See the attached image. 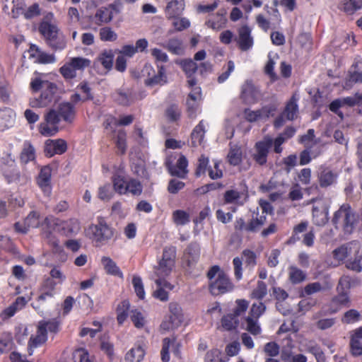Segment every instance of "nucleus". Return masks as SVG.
<instances>
[{"label":"nucleus","instance_id":"f257e3e1","mask_svg":"<svg viewBox=\"0 0 362 362\" xmlns=\"http://www.w3.org/2000/svg\"><path fill=\"white\" fill-rule=\"evenodd\" d=\"M42 226L43 237L54 247H59V240L54 235V231L60 232L66 236H74L81 230L80 222L76 218H70L64 221L53 216H49L45 218Z\"/></svg>","mask_w":362,"mask_h":362},{"label":"nucleus","instance_id":"f03ea898","mask_svg":"<svg viewBox=\"0 0 362 362\" xmlns=\"http://www.w3.org/2000/svg\"><path fill=\"white\" fill-rule=\"evenodd\" d=\"M336 228H342L345 233L351 234L357 223V216L348 204H342L334 214L332 220Z\"/></svg>","mask_w":362,"mask_h":362},{"label":"nucleus","instance_id":"7ed1b4c3","mask_svg":"<svg viewBox=\"0 0 362 362\" xmlns=\"http://www.w3.org/2000/svg\"><path fill=\"white\" fill-rule=\"evenodd\" d=\"M207 276L212 280L209 285L210 292L214 296L223 294L233 291V285L229 277L220 269L218 266H213L207 273Z\"/></svg>","mask_w":362,"mask_h":362},{"label":"nucleus","instance_id":"20e7f679","mask_svg":"<svg viewBox=\"0 0 362 362\" xmlns=\"http://www.w3.org/2000/svg\"><path fill=\"white\" fill-rule=\"evenodd\" d=\"M86 235L95 246L99 247L110 240L113 237L114 233L106 222L100 218L98 223L91 224L86 228Z\"/></svg>","mask_w":362,"mask_h":362},{"label":"nucleus","instance_id":"39448f33","mask_svg":"<svg viewBox=\"0 0 362 362\" xmlns=\"http://www.w3.org/2000/svg\"><path fill=\"white\" fill-rule=\"evenodd\" d=\"M347 250L346 267L360 272L362 271V245L359 241L354 240L346 243Z\"/></svg>","mask_w":362,"mask_h":362},{"label":"nucleus","instance_id":"423d86ee","mask_svg":"<svg viewBox=\"0 0 362 362\" xmlns=\"http://www.w3.org/2000/svg\"><path fill=\"white\" fill-rule=\"evenodd\" d=\"M60 116L55 109H49L44 115V121L38 126L39 132L44 136H54L59 130Z\"/></svg>","mask_w":362,"mask_h":362},{"label":"nucleus","instance_id":"0eeeda50","mask_svg":"<svg viewBox=\"0 0 362 362\" xmlns=\"http://www.w3.org/2000/svg\"><path fill=\"white\" fill-rule=\"evenodd\" d=\"M142 74L146 77L144 84L146 86L153 87L156 85H163L167 82L165 70L163 66H158L157 72L150 64H145L142 71Z\"/></svg>","mask_w":362,"mask_h":362},{"label":"nucleus","instance_id":"6e6552de","mask_svg":"<svg viewBox=\"0 0 362 362\" xmlns=\"http://www.w3.org/2000/svg\"><path fill=\"white\" fill-rule=\"evenodd\" d=\"M169 316L160 325V329L170 331L180 327L184 321L182 310L179 304L172 302L169 304Z\"/></svg>","mask_w":362,"mask_h":362},{"label":"nucleus","instance_id":"1a4fd4ad","mask_svg":"<svg viewBox=\"0 0 362 362\" xmlns=\"http://www.w3.org/2000/svg\"><path fill=\"white\" fill-rule=\"evenodd\" d=\"M57 86L55 83H45V88L38 98H33L30 100V105L32 107L38 108L48 106L52 102L56 101Z\"/></svg>","mask_w":362,"mask_h":362},{"label":"nucleus","instance_id":"9d476101","mask_svg":"<svg viewBox=\"0 0 362 362\" xmlns=\"http://www.w3.org/2000/svg\"><path fill=\"white\" fill-rule=\"evenodd\" d=\"M56 286V281L50 278L45 279L38 288L37 301L40 303H44L53 298L57 293Z\"/></svg>","mask_w":362,"mask_h":362},{"label":"nucleus","instance_id":"9b49d317","mask_svg":"<svg viewBox=\"0 0 362 362\" xmlns=\"http://www.w3.org/2000/svg\"><path fill=\"white\" fill-rule=\"evenodd\" d=\"M261 97L259 89L251 81H246L241 87L240 98L247 105L255 104Z\"/></svg>","mask_w":362,"mask_h":362},{"label":"nucleus","instance_id":"f8f14e48","mask_svg":"<svg viewBox=\"0 0 362 362\" xmlns=\"http://www.w3.org/2000/svg\"><path fill=\"white\" fill-rule=\"evenodd\" d=\"M351 305V298L349 294H343L337 293L329 303L325 305V313L327 314H334L341 310L343 307H349Z\"/></svg>","mask_w":362,"mask_h":362},{"label":"nucleus","instance_id":"ddd939ff","mask_svg":"<svg viewBox=\"0 0 362 362\" xmlns=\"http://www.w3.org/2000/svg\"><path fill=\"white\" fill-rule=\"evenodd\" d=\"M200 163L197 167L196 174L197 176L205 173L208 171L209 177L213 179H218L223 176L222 164L221 160H214L213 166L208 168L209 160H199Z\"/></svg>","mask_w":362,"mask_h":362},{"label":"nucleus","instance_id":"4468645a","mask_svg":"<svg viewBox=\"0 0 362 362\" xmlns=\"http://www.w3.org/2000/svg\"><path fill=\"white\" fill-rule=\"evenodd\" d=\"M40 224V214L33 211L30 212L23 222L16 223L14 228L18 233H27L30 228H37Z\"/></svg>","mask_w":362,"mask_h":362},{"label":"nucleus","instance_id":"2eb2a0df","mask_svg":"<svg viewBox=\"0 0 362 362\" xmlns=\"http://www.w3.org/2000/svg\"><path fill=\"white\" fill-rule=\"evenodd\" d=\"M67 150V144L63 139H48L45 144V153L47 157L62 155Z\"/></svg>","mask_w":362,"mask_h":362},{"label":"nucleus","instance_id":"dca6fc26","mask_svg":"<svg viewBox=\"0 0 362 362\" xmlns=\"http://www.w3.org/2000/svg\"><path fill=\"white\" fill-rule=\"evenodd\" d=\"M124 167L119 164L118 167L114 168V175L112 177L113 189L115 192L120 195H124V189L128 176L123 173Z\"/></svg>","mask_w":362,"mask_h":362},{"label":"nucleus","instance_id":"f3484780","mask_svg":"<svg viewBox=\"0 0 362 362\" xmlns=\"http://www.w3.org/2000/svg\"><path fill=\"white\" fill-rule=\"evenodd\" d=\"M329 208L327 205L317 203L313 209V222L317 226H323L328 221Z\"/></svg>","mask_w":362,"mask_h":362},{"label":"nucleus","instance_id":"a211bd4d","mask_svg":"<svg viewBox=\"0 0 362 362\" xmlns=\"http://www.w3.org/2000/svg\"><path fill=\"white\" fill-rule=\"evenodd\" d=\"M166 166L172 175L184 177L187 173V160H168Z\"/></svg>","mask_w":362,"mask_h":362},{"label":"nucleus","instance_id":"6ab92c4d","mask_svg":"<svg viewBox=\"0 0 362 362\" xmlns=\"http://www.w3.org/2000/svg\"><path fill=\"white\" fill-rule=\"evenodd\" d=\"M238 43L243 51H247L253 45V39L251 36V29L247 25L242 26L238 30Z\"/></svg>","mask_w":362,"mask_h":362},{"label":"nucleus","instance_id":"aec40b11","mask_svg":"<svg viewBox=\"0 0 362 362\" xmlns=\"http://www.w3.org/2000/svg\"><path fill=\"white\" fill-rule=\"evenodd\" d=\"M185 0H168L165 15L168 18L180 16L185 9Z\"/></svg>","mask_w":362,"mask_h":362},{"label":"nucleus","instance_id":"412c9836","mask_svg":"<svg viewBox=\"0 0 362 362\" xmlns=\"http://www.w3.org/2000/svg\"><path fill=\"white\" fill-rule=\"evenodd\" d=\"M164 49L175 55H182L185 53V47L182 40L177 37H173L168 41L160 43Z\"/></svg>","mask_w":362,"mask_h":362},{"label":"nucleus","instance_id":"4be33fe9","mask_svg":"<svg viewBox=\"0 0 362 362\" xmlns=\"http://www.w3.org/2000/svg\"><path fill=\"white\" fill-rule=\"evenodd\" d=\"M362 83V67L356 63L349 70V77L345 81V86L350 88L354 83Z\"/></svg>","mask_w":362,"mask_h":362},{"label":"nucleus","instance_id":"5701e85b","mask_svg":"<svg viewBox=\"0 0 362 362\" xmlns=\"http://www.w3.org/2000/svg\"><path fill=\"white\" fill-rule=\"evenodd\" d=\"M101 264L107 274L117 276L120 279L124 278L122 272L120 270L116 262L109 257H103Z\"/></svg>","mask_w":362,"mask_h":362},{"label":"nucleus","instance_id":"b1692460","mask_svg":"<svg viewBox=\"0 0 362 362\" xmlns=\"http://www.w3.org/2000/svg\"><path fill=\"white\" fill-rule=\"evenodd\" d=\"M46 327L43 325H38L37 333L35 336L30 338L28 346L30 349L37 348L44 343L47 339Z\"/></svg>","mask_w":362,"mask_h":362},{"label":"nucleus","instance_id":"393cba45","mask_svg":"<svg viewBox=\"0 0 362 362\" xmlns=\"http://www.w3.org/2000/svg\"><path fill=\"white\" fill-rule=\"evenodd\" d=\"M145 348L141 344H136L127 351L124 359L127 362H141L145 356Z\"/></svg>","mask_w":362,"mask_h":362},{"label":"nucleus","instance_id":"a878e982","mask_svg":"<svg viewBox=\"0 0 362 362\" xmlns=\"http://www.w3.org/2000/svg\"><path fill=\"white\" fill-rule=\"evenodd\" d=\"M58 114L66 122H71L74 119L75 109L69 102L62 103L58 106Z\"/></svg>","mask_w":362,"mask_h":362},{"label":"nucleus","instance_id":"bb28decb","mask_svg":"<svg viewBox=\"0 0 362 362\" xmlns=\"http://www.w3.org/2000/svg\"><path fill=\"white\" fill-rule=\"evenodd\" d=\"M51 169L49 166L42 168L37 178V184L45 192H50Z\"/></svg>","mask_w":362,"mask_h":362},{"label":"nucleus","instance_id":"cd10ccee","mask_svg":"<svg viewBox=\"0 0 362 362\" xmlns=\"http://www.w3.org/2000/svg\"><path fill=\"white\" fill-rule=\"evenodd\" d=\"M205 133L206 124L204 120H201L191 133L192 145L194 146L200 145L203 141Z\"/></svg>","mask_w":362,"mask_h":362},{"label":"nucleus","instance_id":"c85d7f7f","mask_svg":"<svg viewBox=\"0 0 362 362\" xmlns=\"http://www.w3.org/2000/svg\"><path fill=\"white\" fill-rule=\"evenodd\" d=\"M297 101L298 99L296 95H293L290 100L287 103L284 110L282 112L284 115H285L287 120L292 121L297 117V114L298 112Z\"/></svg>","mask_w":362,"mask_h":362},{"label":"nucleus","instance_id":"c756f323","mask_svg":"<svg viewBox=\"0 0 362 362\" xmlns=\"http://www.w3.org/2000/svg\"><path fill=\"white\" fill-rule=\"evenodd\" d=\"M273 145V139L270 137H265L262 141L257 142L256 150L258 153L257 158H265L267 156L269 150ZM255 158H257L256 157Z\"/></svg>","mask_w":362,"mask_h":362},{"label":"nucleus","instance_id":"7c9ffc66","mask_svg":"<svg viewBox=\"0 0 362 362\" xmlns=\"http://www.w3.org/2000/svg\"><path fill=\"white\" fill-rule=\"evenodd\" d=\"M73 358L75 362H94L95 356L86 348L81 347L74 350Z\"/></svg>","mask_w":362,"mask_h":362},{"label":"nucleus","instance_id":"2f4dec72","mask_svg":"<svg viewBox=\"0 0 362 362\" xmlns=\"http://www.w3.org/2000/svg\"><path fill=\"white\" fill-rule=\"evenodd\" d=\"M174 267L175 263L159 260L158 266L154 268L155 276L156 277H167L171 274Z\"/></svg>","mask_w":362,"mask_h":362},{"label":"nucleus","instance_id":"473e14b6","mask_svg":"<svg viewBox=\"0 0 362 362\" xmlns=\"http://www.w3.org/2000/svg\"><path fill=\"white\" fill-rule=\"evenodd\" d=\"M226 22V19L224 14L218 12L206 21V25L213 30H218L224 27Z\"/></svg>","mask_w":362,"mask_h":362},{"label":"nucleus","instance_id":"72a5a7b5","mask_svg":"<svg viewBox=\"0 0 362 362\" xmlns=\"http://www.w3.org/2000/svg\"><path fill=\"white\" fill-rule=\"evenodd\" d=\"M115 54L112 49H105L98 57V61L107 70L112 67Z\"/></svg>","mask_w":362,"mask_h":362},{"label":"nucleus","instance_id":"f704fd0d","mask_svg":"<svg viewBox=\"0 0 362 362\" xmlns=\"http://www.w3.org/2000/svg\"><path fill=\"white\" fill-rule=\"evenodd\" d=\"M40 33L45 37L46 41L59 33V29L49 22H42L39 26Z\"/></svg>","mask_w":362,"mask_h":362},{"label":"nucleus","instance_id":"c9c22d12","mask_svg":"<svg viewBox=\"0 0 362 362\" xmlns=\"http://www.w3.org/2000/svg\"><path fill=\"white\" fill-rule=\"evenodd\" d=\"M187 78H191L198 70V65L192 59H185L178 63Z\"/></svg>","mask_w":362,"mask_h":362},{"label":"nucleus","instance_id":"e433bc0d","mask_svg":"<svg viewBox=\"0 0 362 362\" xmlns=\"http://www.w3.org/2000/svg\"><path fill=\"white\" fill-rule=\"evenodd\" d=\"M165 116L170 122H175L180 119L181 110L175 103L170 104L165 110Z\"/></svg>","mask_w":362,"mask_h":362},{"label":"nucleus","instance_id":"4c0bfd02","mask_svg":"<svg viewBox=\"0 0 362 362\" xmlns=\"http://www.w3.org/2000/svg\"><path fill=\"white\" fill-rule=\"evenodd\" d=\"M172 220L176 226H185L189 223L190 216L187 211L177 209L173 212Z\"/></svg>","mask_w":362,"mask_h":362},{"label":"nucleus","instance_id":"58836bf2","mask_svg":"<svg viewBox=\"0 0 362 362\" xmlns=\"http://www.w3.org/2000/svg\"><path fill=\"white\" fill-rule=\"evenodd\" d=\"M361 8L362 0H348L344 1L340 6V9L349 15H351Z\"/></svg>","mask_w":362,"mask_h":362},{"label":"nucleus","instance_id":"ea45409f","mask_svg":"<svg viewBox=\"0 0 362 362\" xmlns=\"http://www.w3.org/2000/svg\"><path fill=\"white\" fill-rule=\"evenodd\" d=\"M289 280L294 284L303 282L305 278V273L295 266H291L288 268Z\"/></svg>","mask_w":362,"mask_h":362},{"label":"nucleus","instance_id":"a19ab883","mask_svg":"<svg viewBox=\"0 0 362 362\" xmlns=\"http://www.w3.org/2000/svg\"><path fill=\"white\" fill-rule=\"evenodd\" d=\"M130 319L137 329L144 328L147 323L146 316L137 309L131 310Z\"/></svg>","mask_w":362,"mask_h":362},{"label":"nucleus","instance_id":"79ce46f5","mask_svg":"<svg viewBox=\"0 0 362 362\" xmlns=\"http://www.w3.org/2000/svg\"><path fill=\"white\" fill-rule=\"evenodd\" d=\"M258 320L249 316L245 319V329L253 335H257L261 332Z\"/></svg>","mask_w":362,"mask_h":362},{"label":"nucleus","instance_id":"37998d69","mask_svg":"<svg viewBox=\"0 0 362 362\" xmlns=\"http://www.w3.org/2000/svg\"><path fill=\"white\" fill-rule=\"evenodd\" d=\"M95 18L99 21V23H97L98 25L107 23L112 20L113 13L108 8L102 7L96 11Z\"/></svg>","mask_w":362,"mask_h":362},{"label":"nucleus","instance_id":"c03bdc74","mask_svg":"<svg viewBox=\"0 0 362 362\" xmlns=\"http://www.w3.org/2000/svg\"><path fill=\"white\" fill-rule=\"evenodd\" d=\"M130 308V303L125 300L121 302L117 308V320L119 325L124 323L128 316V311Z\"/></svg>","mask_w":362,"mask_h":362},{"label":"nucleus","instance_id":"a18cd8bd","mask_svg":"<svg viewBox=\"0 0 362 362\" xmlns=\"http://www.w3.org/2000/svg\"><path fill=\"white\" fill-rule=\"evenodd\" d=\"M49 46L54 50H62L66 47V40L62 35L59 33L47 40Z\"/></svg>","mask_w":362,"mask_h":362},{"label":"nucleus","instance_id":"49530a36","mask_svg":"<svg viewBox=\"0 0 362 362\" xmlns=\"http://www.w3.org/2000/svg\"><path fill=\"white\" fill-rule=\"evenodd\" d=\"M361 318V315L357 310L350 309L344 313L341 320L344 324H353L359 321Z\"/></svg>","mask_w":362,"mask_h":362},{"label":"nucleus","instance_id":"de8ad7c7","mask_svg":"<svg viewBox=\"0 0 362 362\" xmlns=\"http://www.w3.org/2000/svg\"><path fill=\"white\" fill-rule=\"evenodd\" d=\"M336 175L329 169L323 170L320 174V183L322 187H327L334 182Z\"/></svg>","mask_w":362,"mask_h":362},{"label":"nucleus","instance_id":"09e8293b","mask_svg":"<svg viewBox=\"0 0 362 362\" xmlns=\"http://www.w3.org/2000/svg\"><path fill=\"white\" fill-rule=\"evenodd\" d=\"M33 50L37 52V58L36 59L41 64H52L55 62L56 58L54 54H49L40 50L37 45H33Z\"/></svg>","mask_w":362,"mask_h":362},{"label":"nucleus","instance_id":"8fccbe9b","mask_svg":"<svg viewBox=\"0 0 362 362\" xmlns=\"http://www.w3.org/2000/svg\"><path fill=\"white\" fill-rule=\"evenodd\" d=\"M342 105L348 107H354L355 105H361L362 104V94L356 93L354 96L340 98ZM358 112L362 114V109Z\"/></svg>","mask_w":362,"mask_h":362},{"label":"nucleus","instance_id":"3c124183","mask_svg":"<svg viewBox=\"0 0 362 362\" xmlns=\"http://www.w3.org/2000/svg\"><path fill=\"white\" fill-rule=\"evenodd\" d=\"M353 280L348 276H344L340 278L337 286V291L339 293L349 294V290L351 288Z\"/></svg>","mask_w":362,"mask_h":362},{"label":"nucleus","instance_id":"603ef678","mask_svg":"<svg viewBox=\"0 0 362 362\" xmlns=\"http://www.w3.org/2000/svg\"><path fill=\"white\" fill-rule=\"evenodd\" d=\"M13 345L12 335L4 333L0 337V354L10 351Z\"/></svg>","mask_w":362,"mask_h":362},{"label":"nucleus","instance_id":"864d4df0","mask_svg":"<svg viewBox=\"0 0 362 362\" xmlns=\"http://www.w3.org/2000/svg\"><path fill=\"white\" fill-rule=\"evenodd\" d=\"M69 62L76 71L77 70H83L90 65V61L88 59L81 57H72Z\"/></svg>","mask_w":362,"mask_h":362},{"label":"nucleus","instance_id":"5fc2aeb1","mask_svg":"<svg viewBox=\"0 0 362 362\" xmlns=\"http://www.w3.org/2000/svg\"><path fill=\"white\" fill-rule=\"evenodd\" d=\"M346 250L347 249L346 247V244H344L333 250L332 255H333L334 261L333 264L334 266L339 264L344 260L346 259V257H347V250Z\"/></svg>","mask_w":362,"mask_h":362},{"label":"nucleus","instance_id":"6e6d98bb","mask_svg":"<svg viewBox=\"0 0 362 362\" xmlns=\"http://www.w3.org/2000/svg\"><path fill=\"white\" fill-rule=\"evenodd\" d=\"M176 259V247L174 246H166L163 248L162 257L160 261L175 263Z\"/></svg>","mask_w":362,"mask_h":362},{"label":"nucleus","instance_id":"4d7b16f0","mask_svg":"<svg viewBox=\"0 0 362 362\" xmlns=\"http://www.w3.org/2000/svg\"><path fill=\"white\" fill-rule=\"evenodd\" d=\"M99 35L100 40L105 42H113L117 39V33L110 27L100 28Z\"/></svg>","mask_w":362,"mask_h":362},{"label":"nucleus","instance_id":"13d9d810","mask_svg":"<svg viewBox=\"0 0 362 362\" xmlns=\"http://www.w3.org/2000/svg\"><path fill=\"white\" fill-rule=\"evenodd\" d=\"M238 318L232 314L225 315L221 320L222 327L226 330H231L235 329L238 325Z\"/></svg>","mask_w":362,"mask_h":362},{"label":"nucleus","instance_id":"bf43d9fd","mask_svg":"<svg viewBox=\"0 0 362 362\" xmlns=\"http://www.w3.org/2000/svg\"><path fill=\"white\" fill-rule=\"evenodd\" d=\"M132 285L136 296L140 299H144L145 298V291L141 278L139 276H134Z\"/></svg>","mask_w":362,"mask_h":362},{"label":"nucleus","instance_id":"052dcab7","mask_svg":"<svg viewBox=\"0 0 362 362\" xmlns=\"http://www.w3.org/2000/svg\"><path fill=\"white\" fill-rule=\"evenodd\" d=\"M265 310L266 306L263 303H255L252 305L248 316L259 319Z\"/></svg>","mask_w":362,"mask_h":362},{"label":"nucleus","instance_id":"680f3d73","mask_svg":"<svg viewBox=\"0 0 362 362\" xmlns=\"http://www.w3.org/2000/svg\"><path fill=\"white\" fill-rule=\"evenodd\" d=\"M249 302L245 299H238L235 300V307L233 310V315L238 318L239 316L244 314L247 310Z\"/></svg>","mask_w":362,"mask_h":362},{"label":"nucleus","instance_id":"e2e57ef3","mask_svg":"<svg viewBox=\"0 0 362 362\" xmlns=\"http://www.w3.org/2000/svg\"><path fill=\"white\" fill-rule=\"evenodd\" d=\"M127 134L124 131L120 130L118 132L116 139V146L120 155L124 153L127 145H126Z\"/></svg>","mask_w":362,"mask_h":362},{"label":"nucleus","instance_id":"0e129e2a","mask_svg":"<svg viewBox=\"0 0 362 362\" xmlns=\"http://www.w3.org/2000/svg\"><path fill=\"white\" fill-rule=\"evenodd\" d=\"M59 73L66 80L73 79L76 76V71L74 70L72 66H71L69 62L65 63L59 69Z\"/></svg>","mask_w":362,"mask_h":362},{"label":"nucleus","instance_id":"69168bd1","mask_svg":"<svg viewBox=\"0 0 362 362\" xmlns=\"http://www.w3.org/2000/svg\"><path fill=\"white\" fill-rule=\"evenodd\" d=\"M267 293V287L264 282L258 281L257 287L252 292L251 296L253 298L262 299Z\"/></svg>","mask_w":362,"mask_h":362},{"label":"nucleus","instance_id":"338daca9","mask_svg":"<svg viewBox=\"0 0 362 362\" xmlns=\"http://www.w3.org/2000/svg\"><path fill=\"white\" fill-rule=\"evenodd\" d=\"M227 163L235 168L233 170V173L247 170L250 166L248 160H227Z\"/></svg>","mask_w":362,"mask_h":362},{"label":"nucleus","instance_id":"774afa93","mask_svg":"<svg viewBox=\"0 0 362 362\" xmlns=\"http://www.w3.org/2000/svg\"><path fill=\"white\" fill-rule=\"evenodd\" d=\"M221 351L218 349L208 351L205 356V362H225L221 356Z\"/></svg>","mask_w":362,"mask_h":362}]
</instances>
